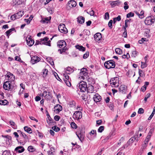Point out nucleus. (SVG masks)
I'll return each instance as SVG.
<instances>
[{
  "label": "nucleus",
  "instance_id": "1",
  "mask_svg": "<svg viewBox=\"0 0 155 155\" xmlns=\"http://www.w3.org/2000/svg\"><path fill=\"white\" fill-rule=\"evenodd\" d=\"M14 82L6 81L3 84V88L6 90L11 91L14 87Z\"/></svg>",
  "mask_w": 155,
  "mask_h": 155
},
{
  "label": "nucleus",
  "instance_id": "2",
  "mask_svg": "<svg viewBox=\"0 0 155 155\" xmlns=\"http://www.w3.org/2000/svg\"><path fill=\"white\" fill-rule=\"evenodd\" d=\"M110 83L112 87H118L120 84L119 78L115 77L111 78L110 81Z\"/></svg>",
  "mask_w": 155,
  "mask_h": 155
},
{
  "label": "nucleus",
  "instance_id": "3",
  "mask_svg": "<svg viewBox=\"0 0 155 155\" xmlns=\"http://www.w3.org/2000/svg\"><path fill=\"white\" fill-rule=\"evenodd\" d=\"M104 66L107 69L114 68L115 66V62L113 60L107 61L104 63Z\"/></svg>",
  "mask_w": 155,
  "mask_h": 155
},
{
  "label": "nucleus",
  "instance_id": "4",
  "mask_svg": "<svg viewBox=\"0 0 155 155\" xmlns=\"http://www.w3.org/2000/svg\"><path fill=\"white\" fill-rule=\"evenodd\" d=\"M155 21L154 17L153 16H150L147 17L144 21L145 25H151L154 23Z\"/></svg>",
  "mask_w": 155,
  "mask_h": 155
},
{
  "label": "nucleus",
  "instance_id": "5",
  "mask_svg": "<svg viewBox=\"0 0 155 155\" xmlns=\"http://www.w3.org/2000/svg\"><path fill=\"white\" fill-rule=\"evenodd\" d=\"M5 79L8 81L14 82L15 79V76L9 72H7V74L5 75Z\"/></svg>",
  "mask_w": 155,
  "mask_h": 155
},
{
  "label": "nucleus",
  "instance_id": "6",
  "mask_svg": "<svg viewBox=\"0 0 155 155\" xmlns=\"http://www.w3.org/2000/svg\"><path fill=\"white\" fill-rule=\"evenodd\" d=\"M78 87L81 91L84 92L86 91L87 85L85 82L83 81H81L79 83Z\"/></svg>",
  "mask_w": 155,
  "mask_h": 155
},
{
  "label": "nucleus",
  "instance_id": "7",
  "mask_svg": "<svg viewBox=\"0 0 155 155\" xmlns=\"http://www.w3.org/2000/svg\"><path fill=\"white\" fill-rule=\"evenodd\" d=\"M87 74V69L85 68H83L81 70L80 73V76L79 78L80 80H84L85 78L86 77Z\"/></svg>",
  "mask_w": 155,
  "mask_h": 155
},
{
  "label": "nucleus",
  "instance_id": "8",
  "mask_svg": "<svg viewBox=\"0 0 155 155\" xmlns=\"http://www.w3.org/2000/svg\"><path fill=\"white\" fill-rule=\"evenodd\" d=\"M58 28L59 31L62 33L66 34L68 32V30L64 24H60L59 25Z\"/></svg>",
  "mask_w": 155,
  "mask_h": 155
},
{
  "label": "nucleus",
  "instance_id": "9",
  "mask_svg": "<svg viewBox=\"0 0 155 155\" xmlns=\"http://www.w3.org/2000/svg\"><path fill=\"white\" fill-rule=\"evenodd\" d=\"M82 113L80 111H75L73 115V118L75 120H79L82 117Z\"/></svg>",
  "mask_w": 155,
  "mask_h": 155
},
{
  "label": "nucleus",
  "instance_id": "10",
  "mask_svg": "<svg viewBox=\"0 0 155 155\" xmlns=\"http://www.w3.org/2000/svg\"><path fill=\"white\" fill-rule=\"evenodd\" d=\"M76 134L81 141H82L83 140L84 136V132L82 131V129H80L76 132Z\"/></svg>",
  "mask_w": 155,
  "mask_h": 155
},
{
  "label": "nucleus",
  "instance_id": "11",
  "mask_svg": "<svg viewBox=\"0 0 155 155\" xmlns=\"http://www.w3.org/2000/svg\"><path fill=\"white\" fill-rule=\"evenodd\" d=\"M64 80L67 85L68 87H70L71 84L70 82V79H69V77L68 75L64 74Z\"/></svg>",
  "mask_w": 155,
  "mask_h": 155
},
{
  "label": "nucleus",
  "instance_id": "12",
  "mask_svg": "<svg viewBox=\"0 0 155 155\" xmlns=\"http://www.w3.org/2000/svg\"><path fill=\"white\" fill-rule=\"evenodd\" d=\"M27 44L29 46H31L34 44V41L31 38V36H28L26 38Z\"/></svg>",
  "mask_w": 155,
  "mask_h": 155
},
{
  "label": "nucleus",
  "instance_id": "13",
  "mask_svg": "<svg viewBox=\"0 0 155 155\" xmlns=\"http://www.w3.org/2000/svg\"><path fill=\"white\" fill-rule=\"evenodd\" d=\"M42 95L47 100L50 99L51 98V95L50 92H48V93L46 91H44Z\"/></svg>",
  "mask_w": 155,
  "mask_h": 155
},
{
  "label": "nucleus",
  "instance_id": "14",
  "mask_svg": "<svg viewBox=\"0 0 155 155\" xmlns=\"http://www.w3.org/2000/svg\"><path fill=\"white\" fill-rule=\"evenodd\" d=\"M58 46L60 48H64L66 46V42L64 40H61L57 43Z\"/></svg>",
  "mask_w": 155,
  "mask_h": 155
},
{
  "label": "nucleus",
  "instance_id": "15",
  "mask_svg": "<svg viewBox=\"0 0 155 155\" xmlns=\"http://www.w3.org/2000/svg\"><path fill=\"white\" fill-rule=\"evenodd\" d=\"M40 60V58L37 56H34L31 58V62L33 64H34L39 61Z\"/></svg>",
  "mask_w": 155,
  "mask_h": 155
},
{
  "label": "nucleus",
  "instance_id": "16",
  "mask_svg": "<svg viewBox=\"0 0 155 155\" xmlns=\"http://www.w3.org/2000/svg\"><path fill=\"white\" fill-rule=\"evenodd\" d=\"M50 41H49L48 42H43V41H41V39L40 41H36L35 43V45H38L39 44H44L46 45H48L49 46H51V44L50 43Z\"/></svg>",
  "mask_w": 155,
  "mask_h": 155
},
{
  "label": "nucleus",
  "instance_id": "17",
  "mask_svg": "<svg viewBox=\"0 0 155 155\" xmlns=\"http://www.w3.org/2000/svg\"><path fill=\"white\" fill-rule=\"evenodd\" d=\"M102 36L101 34L100 33H97L94 35V38L95 40L98 41L100 40L102 38Z\"/></svg>",
  "mask_w": 155,
  "mask_h": 155
},
{
  "label": "nucleus",
  "instance_id": "18",
  "mask_svg": "<svg viewBox=\"0 0 155 155\" xmlns=\"http://www.w3.org/2000/svg\"><path fill=\"white\" fill-rule=\"evenodd\" d=\"M111 7L112 8H114L116 6L119 5L120 3V2L119 0H117L114 1H110L109 2Z\"/></svg>",
  "mask_w": 155,
  "mask_h": 155
},
{
  "label": "nucleus",
  "instance_id": "19",
  "mask_svg": "<svg viewBox=\"0 0 155 155\" xmlns=\"http://www.w3.org/2000/svg\"><path fill=\"white\" fill-rule=\"evenodd\" d=\"M54 112L56 113H59L62 109V107L59 104H57L54 107Z\"/></svg>",
  "mask_w": 155,
  "mask_h": 155
},
{
  "label": "nucleus",
  "instance_id": "20",
  "mask_svg": "<svg viewBox=\"0 0 155 155\" xmlns=\"http://www.w3.org/2000/svg\"><path fill=\"white\" fill-rule=\"evenodd\" d=\"M77 5L76 2L74 0H71L68 3V5L70 8H72L75 7Z\"/></svg>",
  "mask_w": 155,
  "mask_h": 155
},
{
  "label": "nucleus",
  "instance_id": "21",
  "mask_svg": "<svg viewBox=\"0 0 155 155\" xmlns=\"http://www.w3.org/2000/svg\"><path fill=\"white\" fill-rule=\"evenodd\" d=\"M126 87L124 85H121L119 87V91L122 94H125L126 93Z\"/></svg>",
  "mask_w": 155,
  "mask_h": 155
},
{
  "label": "nucleus",
  "instance_id": "22",
  "mask_svg": "<svg viewBox=\"0 0 155 155\" xmlns=\"http://www.w3.org/2000/svg\"><path fill=\"white\" fill-rule=\"evenodd\" d=\"M86 91L88 93H92L94 91V87L92 85H89L88 87H87Z\"/></svg>",
  "mask_w": 155,
  "mask_h": 155
},
{
  "label": "nucleus",
  "instance_id": "23",
  "mask_svg": "<svg viewBox=\"0 0 155 155\" xmlns=\"http://www.w3.org/2000/svg\"><path fill=\"white\" fill-rule=\"evenodd\" d=\"M51 19V16L48 17H46L45 18H42V20L41 21V22L43 23H48L50 21Z\"/></svg>",
  "mask_w": 155,
  "mask_h": 155
},
{
  "label": "nucleus",
  "instance_id": "24",
  "mask_svg": "<svg viewBox=\"0 0 155 155\" xmlns=\"http://www.w3.org/2000/svg\"><path fill=\"white\" fill-rule=\"evenodd\" d=\"M15 150L17 152L20 153L24 151V149L23 147L22 146H18L15 148Z\"/></svg>",
  "mask_w": 155,
  "mask_h": 155
},
{
  "label": "nucleus",
  "instance_id": "25",
  "mask_svg": "<svg viewBox=\"0 0 155 155\" xmlns=\"http://www.w3.org/2000/svg\"><path fill=\"white\" fill-rule=\"evenodd\" d=\"M94 100L95 102H99L101 100V97L98 94H95L94 97Z\"/></svg>",
  "mask_w": 155,
  "mask_h": 155
},
{
  "label": "nucleus",
  "instance_id": "26",
  "mask_svg": "<svg viewBox=\"0 0 155 155\" xmlns=\"http://www.w3.org/2000/svg\"><path fill=\"white\" fill-rule=\"evenodd\" d=\"M77 19L78 22L80 24L83 23L85 21L84 18L82 16L78 17L77 18Z\"/></svg>",
  "mask_w": 155,
  "mask_h": 155
},
{
  "label": "nucleus",
  "instance_id": "27",
  "mask_svg": "<svg viewBox=\"0 0 155 155\" xmlns=\"http://www.w3.org/2000/svg\"><path fill=\"white\" fill-rule=\"evenodd\" d=\"M97 134L96 130H92L89 133L88 136L90 135L92 137H95L96 136Z\"/></svg>",
  "mask_w": 155,
  "mask_h": 155
},
{
  "label": "nucleus",
  "instance_id": "28",
  "mask_svg": "<svg viewBox=\"0 0 155 155\" xmlns=\"http://www.w3.org/2000/svg\"><path fill=\"white\" fill-rule=\"evenodd\" d=\"M24 14V11H20L16 14V17L18 19L21 17Z\"/></svg>",
  "mask_w": 155,
  "mask_h": 155
},
{
  "label": "nucleus",
  "instance_id": "29",
  "mask_svg": "<svg viewBox=\"0 0 155 155\" xmlns=\"http://www.w3.org/2000/svg\"><path fill=\"white\" fill-rule=\"evenodd\" d=\"M15 30V28H12L8 30L5 32L7 36L9 38V35L12 33V32Z\"/></svg>",
  "mask_w": 155,
  "mask_h": 155
},
{
  "label": "nucleus",
  "instance_id": "30",
  "mask_svg": "<svg viewBox=\"0 0 155 155\" xmlns=\"http://www.w3.org/2000/svg\"><path fill=\"white\" fill-rule=\"evenodd\" d=\"M42 75L44 78H45L46 77L48 74V70L46 69H45L42 70Z\"/></svg>",
  "mask_w": 155,
  "mask_h": 155
},
{
  "label": "nucleus",
  "instance_id": "31",
  "mask_svg": "<svg viewBox=\"0 0 155 155\" xmlns=\"http://www.w3.org/2000/svg\"><path fill=\"white\" fill-rule=\"evenodd\" d=\"M49 147L50 148V150L49 151L48 153L49 154L53 155V152H54V149L53 147L51 145H50L49 144H48Z\"/></svg>",
  "mask_w": 155,
  "mask_h": 155
},
{
  "label": "nucleus",
  "instance_id": "32",
  "mask_svg": "<svg viewBox=\"0 0 155 155\" xmlns=\"http://www.w3.org/2000/svg\"><path fill=\"white\" fill-rule=\"evenodd\" d=\"M75 47L77 49H78L80 51H84L85 50V48L81 45H77L75 46Z\"/></svg>",
  "mask_w": 155,
  "mask_h": 155
},
{
  "label": "nucleus",
  "instance_id": "33",
  "mask_svg": "<svg viewBox=\"0 0 155 155\" xmlns=\"http://www.w3.org/2000/svg\"><path fill=\"white\" fill-rule=\"evenodd\" d=\"M9 123L10 124L12 127L14 129L17 128V126L15 123L12 120H10Z\"/></svg>",
  "mask_w": 155,
  "mask_h": 155
},
{
  "label": "nucleus",
  "instance_id": "34",
  "mask_svg": "<svg viewBox=\"0 0 155 155\" xmlns=\"http://www.w3.org/2000/svg\"><path fill=\"white\" fill-rule=\"evenodd\" d=\"M72 68L70 67H68L65 70V72L67 74H70L73 71Z\"/></svg>",
  "mask_w": 155,
  "mask_h": 155
},
{
  "label": "nucleus",
  "instance_id": "35",
  "mask_svg": "<svg viewBox=\"0 0 155 155\" xmlns=\"http://www.w3.org/2000/svg\"><path fill=\"white\" fill-rule=\"evenodd\" d=\"M26 0H14V3L15 4L20 5L24 2Z\"/></svg>",
  "mask_w": 155,
  "mask_h": 155
},
{
  "label": "nucleus",
  "instance_id": "36",
  "mask_svg": "<svg viewBox=\"0 0 155 155\" xmlns=\"http://www.w3.org/2000/svg\"><path fill=\"white\" fill-rule=\"evenodd\" d=\"M136 139V136H135L134 137H132L127 142V144L128 145H129L130 144V143H133Z\"/></svg>",
  "mask_w": 155,
  "mask_h": 155
},
{
  "label": "nucleus",
  "instance_id": "37",
  "mask_svg": "<svg viewBox=\"0 0 155 155\" xmlns=\"http://www.w3.org/2000/svg\"><path fill=\"white\" fill-rule=\"evenodd\" d=\"M24 128L25 131L27 132L28 133L31 134L32 133V130L30 128L28 127L27 126H25L24 127Z\"/></svg>",
  "mask_w": 155,
  "mask_h": 155
},
{
  "label": "nucleus",
  "instance_id": "38",
  "mask_svg": "<svg viewBox=\"0 0 155 155\" xmlns=\"http://www.w3.org/2000/svg\"><path fill=\"white\" fill-rule=\"evenodd\" d=\"M8 103V102L6 100H0V105H7Z\"/></svg>",
  "mask_w": 155,
  "mask_h": 155
},
{
  "label": "nucleus",
  "instance_id": "39",
  "mask_svg": "<svg viewBox=\"0 0 155 155\" xmlns=\"http://www.w3.org/2000/svg\"><path fill=\"white\" fill-rule=\"evenodd\" d=\"M151 133L150 132V131L149 132V133L148 134V135H147L146 139H145V141L146 143H148V142L149 141V139H150V137L151 136Z\"/></svg>",
  "mask_w": 155,
  "mask_h": 155
},
{
  "label": "nucleus",
  "instance_id": "40",
  "mask_svg": "<svg viewBox=\"0 0 155 155\" xmlns=\"http://www.w3.org/2000/svg\"><path fill=\"white\" fill-rule=\"evenodd\" d=\"M75 103L74 101H70L69 103V105L70 107H73L75 105Z\"/></svg>",
  "mask_w": 155,
  "mask_h": 155
},
{
  "label": "nucleus",
  "instance_id": "41",
  "mask_svg": "<svg viewBox=\"0 0 155 155\" xmlns=\"http://www.w3.org/2000/svg\"><path fill=\"white\" fill-rule=\"evenodd\" d=\"M115 51L116 53L118 54H122V50L120 48H116Z\"/></svg>",
  "mask_w": 155,
  "mask_h": 155
},
{
  "label": "nucleus",
  "instance_id": "42",
  "mask_svg": "<svg viewBox=\"0 0 155 155\" xmlns=\"http://www.w3.org/2000/svg\"><path fill=\"white\" fill-rule=\"evenodd\" d=\"M28 150L30 152H33L35 150V148L32 146H29Z\"/></svg>",
  "mask_w": 155,
  "mask_h": 155
},
{
  "label": "nucleus",
  "instance_id": "43",
  "mask_svg": "<svg viewBox=\"0 0 155 155\" xmlns=\"http://www.w3.org/2000/svg\"><path fill=\"white\" fill-rule=\"evenodd\" d=\"M2 155H11V154L9 150H6L3 152Z\"/></svg>",
  "mask_w": 155,
  "mask_h": 155
},
{
  "label": "nucleus",
  "instance_id": "44",
  "mask_svg": "<svg viewBox=\"0 0 155 155\" xmlns=\"http://www.w3.org/2000/svg\"><path fill=\"white\" fill-rule=\"evenodd\" d=\"M121 20V17L120 15H118L117 17L114 18L113 21L114 23L116 21H119Z\"/></svg>",
  "mask_w": 155,
  "mask_h": 155
},
{
  "label": "nucleus",
  "instance_id": "45",
  "mask_svg": "<svg viewBox=\"0 0 155 155\" xmlns=\"http://www.w3.org/2000/svg\"><path fill=\"white\" fill-rule=\"evenodd\" d=\"M47 59L52 65H53L54 64L53 61L50 57H48Z\"/></svg>",
  "mask_w": 155,
  "mask_h": 155
},
{
  "label": "nucleus",
  "instance_id": "46",
  "mask_svg": "<svg viewBox=\"0 0 155 155\" xmlns=\"http://www.w3.org/2000/svg\"><path fill=\"white\" fill-rule=\"evenodd\" d=\"M33 17L32 15H31L29 18L28 19H25V20L27 23L28 24L29 23L33 18Z\"/></svg>",
  "mask_w": 155,
  "mask_h": 155
},
{
  "label": "nucleus",
  "instance_id": "47",
  "mask_svg": "<svg viewBox=\"0 0 155 155\" xmlns=\"http://www.w3.org/2000/svg\"><path fill=\"white\" fill-rule=\"evenodd\" d=\"M128 2H124V8L125 10H127L129 8V7L128 5Z\"/></svg>",
  "mask_w": 155,
  "mask_h": 155
},
{
  "label": "nucleus",
  "instance_id": "48",
  "mask_svg": "<svg viewBox=\"0 0 155 155\" xmlns=\"http://www.w3.org/2000/svg\"><path fill=\"white\" fill-rule=\"evenodd\" d=\"M134 14L133 13L130 12L128 14H127V18H129L131 17H132L134 16Z\"/></svg>",
  "mask_w": 155,
  "mask_h": 155
},
{
  "label": "nucleus",
  "instance_id": "49",
  "mask_svg": "<svg viewBox=\"0 0 155 155\" xmlns=\"http://www.w3.org/2000/svg\"><path fill=\"white\" fill-rule=\"evenodd\" d=\"M52 129L56 132H58L60 130V128L56 126H54V127H52Z\"/></svg>",
  "mask_w": 155,
  "mask_h": 155
},
{
  "label": "nucleus",
  "instance_id": "50",
  "mask_svg": "<svg viewBox=\"0 0 155 155\" xmlns=\"http://www.w3.org/2000/svg\"><path fill=\"white\" fill-rule=\"evenodd\" d=\"M104 126H101L98 128V131L99 132H102L104 130Z\"/></svg>",
  "mask_w": 155,
  "mask_h": 155
},
{
  "label": "nucleus",
  "instance_id": "51",
  "mask_svg": "<svg viewBox=\"0 0 155 155\" xmlns=\"http://www.w3.org/2000/svg\"><path fill=\"white\" fill-rule=\"evenodd\" d=\"M109 15L108 12H107L105 14L104 18L105 19H109Z\"/></svg>",
  "mask_w": 155,
  "mask_h": 155
},
{
  "label": "nucleus",
  "instance_id": "52",
  "mask_svg": "<svg viewBox=\"0 0 155 155\" xmlns=\"http://www.w3.org/2000/svg\"><path fill=\"white\" fill-rule=\"evenodd\" d=\"M113 21L112 20H110L108 22V25L109 28L111 29L112 28Z\"/></svg>",
  "mask_w": 155,
  "mask_h": 155
},
{
  "label": "nucleus",
  "instance_id": "53",
  "mask_svg": "<svg viewBox=\"0 0 155 155\" xmlns=\"http://www.w3.org/2000/svg\"><path fill=\"white\" fill-rule=\"evenodd\" d=\"M141 68L142 69L146 67L147 66V64L145 63L141 62Z\"/></svg>",
  "mask_w": 155,
  "mask_h": 155
},
{
  "label": "nucleus",
  "instance_id": "54",
  "mask_svg": "<svg viewBox=\"0 0 155 155\" xmlns=\"http://www.w3.org/2000/svg\"><path fill=\"white\" fill-rule=\"evenodd\" d=\"M11 19L13 20H15V19H18L16 17V14L12 15L11 17Z\"/></svg>",
  "mask_w": 155,
  "mask_h": 155
},
{
  "label": "nucleus",
  "instance_id": "55",
  "mask_svg": "<svg viewBox=\"0 0 155 155\" xmlns=\"http://www.w3.org/2000/svg\"><path fill=\"white\" fill-rule=\"evenodd\" d=\"M150 96V94L149 93H147L146 96H145V97L144 98V101L145 102L147 101V99Z\"/></svg>",
  "mask_w": 155,
  "mask_h": 155
},
{
  "label": "nucleus",
  "instance_id": "56",
  "mask_svg": "<svg viewBox=\"0 0 155 155\" xmlns=\"http://www.w3.org/2000/svg\"><path fill=\"white\" fill-rule=\"evenodd\" d=\"M71 126L73 128L76 129L77 128V125L74 122H72L71 123Z\"/></svg>",
  "mask_w": 155,
  "mask_h": 155
},
{
  "label": "nucleus",
  "instance_id": "57",
  "mask_svg": "<svg viewBox=\"0 0 155 155\" xmlns=\"http://www.w3.org/2000/svg\"><path fill=\"white\" fill-rule=\"evenodd\" d=\"M89 55V52H86V53L84 54L83 56V58L84 59H86L88 57Z\"/></svg>",
  "mask_w": 155,
  "mask_h": 155
},
{
  "label": "nucleus",
  "instance_id": "58",
  "mask_svg": "<svg viewBox=\"0 0 155 155\" xmlns=\"http://www.w3.org/2000/svg\"><path fill=\"white\" fill-rule=\"evenodd\" d=\"M139 75L140 76V77H141V76H143V75L144 74V73L142 70L140 69H139Z\"/></svg>",
  "mask_w": 155,
  "mask_h": 155
},
{
  "label": "nucleus",
  "instance_id": "59",
  "mask_svg": "<svg viewBox=\"0 0 155 155\" xmlns=\"http://www.w3.org/2000/svg\"><path fill=\"white\" fill-rule=\"evenodd\" d=\"M11 139V137L10 136L7 135V136L6 137V138L5 139V140L6 141H9V140Z\"/></svg>",
  "mask_w": 155,
  "mask_h": 155
},
{
  "label": "nucleus",
  "instance_id": "60",
  "mask_svg": "<svg viewBox=\"0 0 155 155\" xmlns=\"http://www.w3.org/2000/svg\"><path fill=\"white\" fill-rule=\"evenodd\" d=\"M87 13L88 14H90L91 16L94 15V12L92 10L89 11L87 12Z\"/></svg>",
  "mask_w": 155,
  "mask_h": 155
},
{
  "label": "nucleus",
  "instance_id": "61",
  "mask_svg": "<svg viewBox=\"0 0 155 155\" xmlns=\"http://www.w3.org/2000/svg\"><path fill=\"white\" fill-rule=\"evenodd\" d=\"M144 112V110L142 108H140L139 109L138 113L139 114H141L143 113Z\"/></svg>",
  "mask_w": 155,
  "mask_h": 155
},
{
  "label": "nucleus",
  "instance_id": "62",
  "mask_svg": "<svg viewBox=\"0 0 155 155\" xmlns=\"http://www.w3.org/2000/svg\"><path fill=\"white\" fill-rule=\"evenodd\" d=\"M146 86H142L140 89V91L143 92H144L146 90Z\"/></svg>",
  "mask_w": 155,
  "mask_h": 155
},
{
  "label": "nucleus",
  "instance_id": "63",
  "mask_svg": "<svg viewBox=\"0 0 155 155\" xmlns=\"http://www.w3.org/2000/svg\"><path fill=\"white\" fill-rule=\"evenodd\" d=\"M137 52L136 51H132V56L135 57L137 55Z\"/></svg>",
  "mask_w": 155,
  "mask_h": 155
},
{
  "label": "nucleus",
  "instance_id": "64",
  "mask_svg": "<svg viewBox=\"0 0 155 155\" xmlns=\"http://www.w3.org/2000/svg\"><path fill=\"white\" fill-rule=\"evenodd\" d=\"M54 118L56 121H58L60 119V117L58 115H56Z\"/></svg>",
  "mask_w": 155,
  "mask_h": 155
}]
</instances>
